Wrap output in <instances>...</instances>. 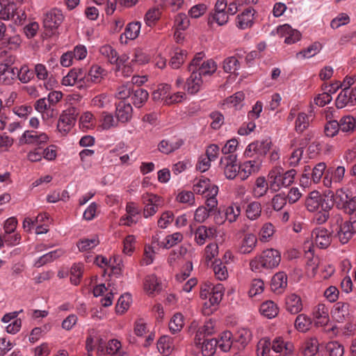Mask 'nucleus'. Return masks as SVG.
Listing matches in <instances>:
<instances>
[{
  "label": "nucleus",
  "mask_w": 356,
  "mask_h": 356,
  "mask_svg": "<svg viewBox=\"0 0 356 356\" xmlns=\"http://www.w3.org/2000/svg\"><path fill=\"white\" fill-rule=\"evenodd\" d=\"M277 34L284 38V42L288 44H292L299 41L301 38L300 31L292 27L288 24L281 25L277 27Z\"/></svg>",
  "instance_id": "obj_15"
},
{
  "label": "nucleus",
  "mask_w": 356,
  "mask_h": 356,
  "mask_svg": "<svg viewBox=\"0 0 356 356\" xmlns=\"http://www.w3.org/2000/svg\"><path fill=\"white\" fill-rule=\"evenodd\" d=\"M0 5L1 7L0 10L1 19L9 20L14 17L17 8L13 0H0Z\"/></svg>",
  "instance_id": "obj_28"
},
{
  "label": "nucleus",
  "mask_w": 356,
  "mask_h": 356,
  "mask_svg": "<svg viewBox=\"0 0 356 356\" xmlns=\"http://www.w3.org/2000/svg\"><path fill=\"white\" fill-rule=\"evenodd\" d=\"M142 200L145 204L143 216L148 218L154 216L162 205L161 197L152 193H146L142 195Z\"/></svg>",
  "instance_id": "obj_6"
},
{
  "label": "nucleus",
  "mask_w": 356,
  "mask_h": 356,
  "mask_svg": "<svg viewBox=\"0 0 356 356\" xmlns=\"http://www.w3.org/2000/svg\"><path fill=\"white\" fill-rule=\"evenodd\" d=\"M194 235L195 243L199 245H202L207 239L213 238L216 236V229L214 227H207L200 225L195 229Z\"/></svg>",
  "instance_id": "obj_19"
},
{
  "label": "nucleus",
  "mask_w": 356,
  "mask_h": 356,
  "mask_svg": "<svg viewBox=\"0 0 356 356\" xmlns=\"http://www.w3.org/2000/svg\"><path fill=\"white\" fill-rule=\"evenodd\" d=\"M245 99V94L242 91H238L234 95L227 97L223 102V105L229 108H234L238 110L241 108Z\"/></svg>",
  "instance_id": "obj_39"
},
{
  "label": "nucleus",
  "mask_w": 356,
  "mask_h": 356,
  "mask_svg": "<svg viewBox=\"0 0 356 356\" xmlns=\"http://www.w3.org/2000/svg\"><path fill=\"white\" fill-rule=\"evenodd\" d=\"M99 244L98 236L94 235L91 238H85L79 240L76 246L80 252H86L90 250Z\"/></svg>",
  "instance_id": "obj_44"
},
{
  "label": "nucleus",
  "mask_w": 356,
  "mask_h": 356,
  "mask_svg": "<svg viewBox=\"0 0 356 356\" xmlns=\"http://www.w3.org/2000/svg\"><path fill=\"white\" fill-rule=\"evenodd\" d=\"M49 136L44 132L25 131L19 138L21 144L40 145L47 143Z\"/></svg>",
  "instance_id": "obj_10"
},
{
  "label": "nucleus",
  "mask_w": 356,
  "mask_h": 356,
  "mask_svg": "<svg viewBox=\"0 0 356 356\" xmlns=\"http://www.w3.org/2000/svg\"><path fill=\"white\" fill-rule=\"evenodd\" d=\"M332 207V205L326 203L325 207H323L321 210H318L316 212V214L313 218L314 222L318 225H322L327 222L330 218L329 211L331 210Z\"/></svg>",
  "instance_id": "obj_60"
},
{
  "label": "nucleus",
  "mask_w": 356,
  "mask_h": 356,
  "mask_svg": "<svg viewBox=\"0 0 356 356\" xmlns=\"http://www.w3.org/2000/svg\"><path fill=\"white\" fill-rule=\"evenodd\" d=\"M272 343L268 338H262L257 343V356H269Z\"/></svg>",
  "instance_id": "obj_64"
},
{
  "label": "nucleus",
  "mask_w": 356,
  "mask_h": 356,
  "mask_svg": "<svg viewBox=\"0 0 356 356\" xmlns=\"http://www.w3.org/2000/svg\"><path fill=\"white\" fill-rule=\"evenodd\" d=\"M271 349L279 356H293L295 347L291 341L277 337L272 341Z\"/></svg>",
  "instance_id": "obj_9"
},
{
  "label": "nucleus",
  "mask_w": 356,
  "mask_h": 356,
  "mask_svg": "<svg viewBox=\"0 0 356 356\" xmlns=\"http://www.w3.org/2000/svg\"><path fill=\"white\" fill-rule=\"evenodd\" d=\"M315 325L317 326H326L329 321V309L324 304H318L313 311Z\"/></svg>",
  "instance_id": "obj_24"
},
{
  "label": "nucleus",
  "mask_w": 356,
  "mask_h": 356,
  "mask_svg": "<svg viewBox=\"0 0 356 356\" xmlns=\"http://www.w3.org/2000/svg\"><path fill=\"white\" fill-rule=\"evenodd\" d=\"M257 243V238L254 234H246L239 248V250L242 254H248L253 251Z\"/></svg>",
  "instance_id": "obj_34"
},
{
  "label": "nucleus",
  "mask_w": 356,
  "mask_h": 356,
  "mask_svg": "<svg viewBox=\"0 0 356 356\" xmlns=\"http://www.w3.org/2000/svg\"><path fill=\"white\" fill-rule=\"evenodd\" d=\"M184 143V140L179 138L164 139L159 143L158 149L161 152L168 154L179 149Z\"/></svg>",
  "instance_id": "obj_23"
},
{
  "label": "nucleus",
  "mask_w": 356,
  "mask_h": 356,
  "mask_svg": "<svg viewBox=\"0 0 356 356\" xmlns=\"http://www.w3.org/2000/svg\"><path fill=\"white\" fill-rule=\"evenodd\" d=\"M271 146V139L267 137L249 144L245 150L244 154L247 157H253L254 154L264 156L270 149Z\"/></svg>",
  "instance_id": "obj_4"
},
{
  "label": "nucleus",
  "mask_w": 356,
  "mask_h": 356,
  "mask_svg": "<svg viewBox=\"0 0 356 356\" xmlns=\"http://www.w3.org/2000/svg\"><path fill=\"white\" fill-rule=\"evenodd\" d=\"M64 253V251L61 249H58L54 251H51L40 258H38L34 263V266L39 268L46 264L47 263L51 262L56 259L61 257Z\"/></svg>",
  "instance_id": "obj_43"
},
{
  "label": "nucleus",
  "mask_w": 356,
  "mask_h": 356,
  "mask_svg": "<svg viewBox=\"0 0 356 356\" xmlns=\"http://www.w3.org/2000/svg\"><path fill=\"white\" fill-rule=\"evenodd\" d=\"M184 316L180 313L175 314L169 322V329L172 334H175L182 329L184 326Z\"/></svg>",
  "instance_id": "obj_61"
},
{
  "label": "nucleus",
  "mask_w": 356,
  "mask_h": 356,
  "mask_svg": "<svg viewBox=\"0 0 356 356\" xmlns=\"http://www.w3.org/2000/svg\"><path fill=\"white\" fill-rule=\"evenodd\" d=\"M175 347V339L168 335L161 337L157 342L158 350L166 356L173 351Z\"/></svg>",
  "instance_id": "obj_31"
},
{
  "label": "nucleus",
  "mask_w": 356,
  "mask_h": 356,
  "mask_svg": "<svg viewBox=\"0 0 356 356\" xmlns=\"http://www.w3.org/2000/svg\"><path fill=\"white\" fill-rule=\"evenodd\" d=\"M356 104V87H346L343 89L337 96L336 99V106L339 108H342L346 106H353Z\"/></svg>",
  "instance_id": "obj_11"
},
{
  "label": "nucleus",
  "mask_w": 356,
  "mask_h": 356,
  "mask_svg": "<svg viewBox=\"0 0 356 356\" xmlns=\"http://www.w3.org/2000/svg\"><path fill=\"white\" fill-rule=\"evenodd\" d=\"M213 186L214 185L211 184L209 179L202 177L195 181L193 189L195 193L205 195L209 193V191Z\"/></svg>",
  "instance_id": "obj_46"
},
{
  "label": "nucleus",
  "mask_w": 356,
  "mask_h": 356,
  "mask_svg": "<svg viewBox=\"0 0 356 356\" xmlns=\"http://www.w3.org/2000/svg\"><path fill=\"white\" fill-rule=\"evenodd\" d=\"M217 344V339H210L202 341L197 348L201 350L203 356H213L216 353Z\"/></svg>",
  "instance_id": "obj_47"
},
{
  "label": "nucleus",
  "mask_w": 356,
  "mask_h": 356,
  "mask_svg": "<svg viewBox=\"0 0 356 356\" xmlns=\"http://www.w3.org/2000/svg\"><path fill=\"white\" fill-rule=\"evenodd\" d=\"M255 10L249 8L245 9L241 14L236 17V24L240 29H246L253 24L254 15Z\"/></svg>",
  "instance_id": "obj_26"
},
{
  "label": "nucleus",
  "mask_w": 356,
  "mask_h": 356,
  "mask_svg": "<svg viewBox=\"0 0 356 356\" xmlns=\"http://www.w3.org/2000/svg\"><path fill=\"white\" fill-rule=\"evenodd\" d=\"M281 261V253L275 249H267L259 255L254 257L250 262V268L255 273L263 270H271L277 268Z\"/></svg>",
  "instance_id": "obj_2"
},
{
  "label": "nucleus",
  "mask_w": 356,
  "mask_h": 356,
  "mask_svg": "<svg viewBox=\"0 0 356 356\" xmlns=\"http://www.w3.org/2000/svg\"><path fill=\"white\" fill-rule=\"evenodd\" d=\"M241 207L236 203L232 204L225 209V218L230 223L234 222L241 215Z\"/></svg>",
  "instance_id": "obj_53"
},
{
  "label": "nucleus",
  "mask_w": 356,
  "mask_h": 356,
  "mask_svg": "<svg viewBox=\"0 0 356 356\" xmlns=\"http://www.w3.org/2000/svg\"><path fill=\"white\" fill-rule=\"evenodd\" d=\"M35 109L41 113L44 121H49L57 115L54 107L48 102L46 98H40L37 100L35 103Z\"/></svg>",
  "instance_id": "obj_13"
},
{
  "label": "nucleus",
  "mask_w": 356,
  "mask_h": 356,
  "mask_svg": "<svg viewBox=\"0 0 356 356\" xmlns=\"http://www.w3.org/2000/svg\"><path fill=\"white\" fill-rule=\"evenodd\" d=\"M259 312L264 316L271 319L277 316L279 308L273 301L266 300L260 305Z\"/></svg>",
  "instance_id": "obj_37"
},
{
  "label": "nucleus",
  "mask_w": 356,
  "mask_h": 356,
  "mask_svg": "<svg viewBox=\"0 0 356 356\" xmlns=\"http://www.w3.org/2000/svg\"><path fill=\"white\" fill-rule=\"evenodd\" d=\"M17 79V67L6 63H0V83L5 86L12 85Z\"/></svg>",
  "instance_id": "obj_18"
},
{
  "label": "nucleus",
  "mask_w": 356,
  "mask_h": 356,
  "mask_svg": "<svg viewBox=\"0 0 356 356\" xmlns=\"http://www.w3.org/2000/svg\"><path fill=\"white\" fill-rule=\"evenodd\" d=\"M220 165L225 177L229 179H233L238 173L240 174V166L237 163V157L235 154L222 156Z\"/></svg>",
  "instance_id": "obj_5"
},
{
  "label": "nucleus",
  "mask_w": 356,
  "mask_h": 356,
  "mask_svg": "<svg viewBox=\"0 0 356 356\" xmlns=\"http://www.w3.org/2000/svg\"><path fill=\"white\" fill-rule=\"evenodd\" d=\"M286 309L293 314L299 313L302 309L301 298L295 293L289 295L286 298Z\"/></svg>",
  "instance_id": "obj_35"
},
{
  "label": "nucleus",
  "mask_w": 356,
  "mask_h": 356,
  "mask_svg": "<svg viewBox=\"0 0 356 356\" xmlns=\"http://www.w3.org/2000/svg\"><path fill=\"white\" fill-rule=\"evenodd\" d=\"M213 270L218 280L223 281L228 277L227 267L220 259L215 260L213 263Z\"/></svg>",
  "instance_id": "obj_54"
},
{
  "label": "nucleus",
  "mask_w": 356,
  "mask_h": 356,
  "mask_svg": "<svg viewBox=\"0 0 356 356\" xmlns=\"http://www.w3.org/2000/svg\"><path fill=\"white\" fill-rule=\"evenodd\" d=\"M349 307L350 305L347 302L335 303L331 312L332 317L339 323L349 320L350 316Z\"/></svg>",
  "instance_id": "obj_20"
},
{
  "label": "nucleus",
  "mask_w": 356,
  "mask_h": 356,
  "mask_svg": "<svg viewBox=\"0 0 356 356\" xmlns=\"http://www.w3.org/2000/svg\"><path fill=\"white\" fill-rule=\"evenodd\" d=\"M268 190H270V185L268 179L263 176L257 177L252 188L253 196L257 198L261 197L268 193Z\"/></svg>",
  "instance_id": "obj_29"
},
{
  "label": "nucleus",
  "mask_w": 356,
  "mask_h": 356,
  "mask_svg": "<svg viewBox=\"0 0 356 356\" xmlns=\"http://www.w3.org/2000/svg\"><path fill=\"white\" fill-rule=\"evenodd\" d=\"M325 200L323 198L317 191L310 192L305 199V207L309 212L314 213L320 208L325 207Z\"/></svg>",
  "instance_id": "obj_12"
},
{
  "label": "nucleus",
  "mask_w": 356,
  "mask_h": 356,
  "mask_svg": "<svg viewBox=\"0 0 356 356\" xmlns=\"http://www.w3.org/2000/svg\"><path fill=\"white\" fill-rule=\"evenodd\" d=\"M346 169L343 166H338L336 168H328L323 179V186L330 188L333 184L341 183L344 177Z\"/></svg>",
  "instance_id": "obj_8"
},
{
  "label": "nucleus",
  "mask_w": 356,
  "mask_h": 356,
  "mask_svg": "<svg viewBox=\"0 0 356 356\" xmlns=\"http://www.w3.org/2000/svg\"><path fill=\"white\" fill-rule=\"evenodd\" d=\"M261 168L259 160L247 161L240 166V176L243 180L246 179L249 176L259 172Z\"/></svg>",
  "instance_id": "obj_27"
},
{
  "label": "nucleus",
  "mask_w": 356,
  "mask_h": 356,
  "mask_svg": "<svg viewBox=\"0 0 356 356\" xmlns=\"http://www.w3.org/2000/svg\"><path fill=\"white\" fill-rule=\"evenodd\" d=\"M191 76L187 79L185 89L190 94H195L199 92L202 86V76L195 70H189Z\"/></svg>",
  "instance_id": "obj_21"
},
{
  "label": "nucleus",
  "mask_w": 356,
  "mask_h": 356,
  "mask_svg": "<svg viewBox=\"0 0 356 356\" xmlns=\"http://www.w3.org/2000/svg\"><path fill=\"white\" fill-rule=\"evenodd\" d=\"M224 292L225 288L222 284H208L202 289L200 296L202 299L206 300L202 309L204 316H209L218 309Z\"/></svg>",
  "instance_id": "obj_1"
},
{
  "label": "nucleus",
  "mask_w": 356,
  "mask_h": 356,
  "mask_svg": "<svg viewBox=\"0 0 356 356\" xmlns=\"http://www.w3.org/2000/svg\"><path fill=\"white\" fill-rule=\"evenodd\" d=\"M312 236L316 245L321 249L328 248L331 243L332 238L329 231L325 228L319 227L312 231Z\"/></svg>",
  "instance_id": "obj_17"
},
{
  "label": "nucleus",
  "mask_w": 356,
  "mask_h": 356,
  "mask_svg": "<svg viewBox=\"0 0 356 356\" xmlns=\"http://www.w3.org/2000/svg\"><path fill=\"white\" fill-rule=\"evenodd\" d=\"M218 193V187L217 186H211L209 193L205 195L206 208L210 213L216 211L218 207V200L216 196Z\"/></svg>",
  "instance_id": "obj_42"
},
{
  "label": "nucleus",
  "mask_w": 356,
  "mask_h": 356,
  "mask_svg": "<svg viewBox=\"0 0 356 356\" xmlns=\"http://www.w3.org/2000/svg\"><path fill=\"white\" fill-rule=\"evenodd\" d=\"M319 343L316 338L312 337L307 339L302 348L304 356H314L318 351Z\"/></svg>",
  "instance_id": "obj_51"
},
{
  "label": "nucleus",
  "mask_w": 356,
  "mask_h": 356,
  "mask_svg": "<svg viewBox=\"0 0 356 356\" xmlns=\"http://www.w3.org/2000/svg\"><path fill=\"white\" fill-rule=\"evenodd\" d=\"M105 75V70L96 65L90 67L88 76L92 83H97L101 82Z\"/></svg>",
  "instance_id": "obj_59"
},
{
  "label": "nucleus",
  "mask_w": 356,
  "mask_h": 356,
  "mask_svg": "<svg viewBox=\"0 0 356 356\" xmlns=\"http://www.w3.org/2000/svg\"><path fill=\"white\" fill-rule=\"evenodd\" d=\"M141 23L140 22H133L129 23L124 30V32L120 35L121 43H127V40L136 39L140 33Z\"/></svg>",
  "instance_id": "obj_25"
},
{
  "label": "nucleus",
  "mask_w": 356,
  "mask_h": 356,
  "mask_svg": "<svg viewBox=\"0 0 356 356\" xmlns=\"http://www.w3.org/2000/svg\"><path fill=\"white\" fill-rule=\"evenodd\" d=\"M228 15L225 11H215V13L211 15L208 19V23L212 25L213 23H216L219 26H223L228 22Z\"/></svg>",
  "instance_id": "obj_62"
},
{
  "label": "nucleus",
  "mask_w": 356,
  "mask_h": 356,
  "mask_svg": "<svg viewBox=\"0 0 356 356\" xmlns=\"http://www.w3.org/2000/svg\"><path fill=\"white\" fill-rule=\"evenodd\" d=\"M144 291L149 295L159 292L161 289V283L154 274L147 275L143 282Z\"/></svg>",
  "instance_id": "obj_33"
},
{
  "label": "nucleus",
  "mask_w": 356,
  "mask_h": 356,
  "mask_svg": "<svg viewBox=\"0 0 356 356\" xmlns=\"http://www.w3.org/2000/svg\"><path fill=\"white\" fill-rule=\"evenodd\" d=\"M179 203L186 204V207H193L195 205V198L193 192L191 191H179L175 198Z\"/></svg>",
  "instance_id": "obj_45"
},
{
  "label": "nucleus",
  "mask_w": 356,
  "mask_h": 356,
  "mask_svg": "<svg viewBox=\"0 0 356 356\" xmlns=\"http://www.w3.org/2000/svg\"><path fill=\"white\" fill-rule=\"evenodd\" d=\"M38 79L44 81V87L47 90H52L57 85V81L52 76H49V72L46 66L41 63L35 65L34 72Z\"/></svg>",
  "instance_id": "obj_14"
},
{
  "label": "nucleus",
  "mask_w": 356,
  "mask_h": 356,
  "mask_svg": "<svg viewBox=\"0 0 356 356\" xmlns=\"http://www.w3.org/2000/svg\"><path fill=\"white\" fill-rule=\"evenodd\" d=\"M218 346L222 351L227 352L230 350L233 343V336L231 332L225 331L221 333L220 338L217 340Z\"/></svg>",
  "instance_id": "obj_48"
},
{
  "label": "nucleus",
  "mask_w": 356,
  "mask_h": 356,
  "mask_svg": "<svg viewBox=\"0 0 356 356\" xmlns=\"http://www.w3.org/2000/svg\"><path fill=\"white\" fill-rule=\"evenodd\" d=\"M261 205L259 202H251L246 207L245 214L250 220H257L261 216Z\"/></svg>",
  "instance_id": "obj_50"
},
{
  "label": "nucleus",
  "mask_w": 356,
  "mask_h": 356,
  "mask_svg": "<svg viewBox=\"0 0 356 356\" xmlns=\"http://www.w3.org/2000/svg\"><path fill=\"white\" fill-rule=\"evenodd\" d=\"M79 115V110L74 106H70L60 115L59 119L65 124H73L75 123L76 118Z\"/></svg>",
  "instance_id": "obj_49"
},
{
  "label": "nucleus",
  "mask_w": 356,
  "mask_h": 356,
  "mask_svg": "<svg viewBox=\"0 0 356 356\" xmlns=\"http://www.w3.org/2000/svg\"><path fill=\"white\" fill-rule=\"evenodd\" d=\"M312 113V110L309 111V114L304 112H300L298 114L295 122V129L297 132L302 133L309 127Z\"/></svg>",
  "instance_id": "obj_41"
},
{
  "label": "nucleus",
  "mask_w": 356,
  "mask_h": 356,
  "mask_svg": "<svg viewBox=\"0 0 356 356\" xmlns=\"http://www.w3.org/2000/svg\"><path fill=\"white\" fill-rule=\"evenodd\" d=\"M64 16L58 8H52L45 13L43 17V26L46 30H56L62 24Z\"/></svg>",
  "instance_id": "obj_7"
},
{
  "label": "nucleus",
  "mask_w": 356,
  "mask_h": 356,
  "mask_svg": "<svg viewBox=\"0 0 356 356\" xmlns=\"http://www.w3.org/2000/svg\"><path fill=\"white\" fill-rule=\"evenodd\" d=\"M133 115V108L129 103L120 102L115 109V116L118 122L126 123L131 120Z\"/></svg>",
  "instance_id": "obj_22"
},
{
  "label": "nucleus",
  "mask_w": 356,
  "mask_h": 356,
  "mask_svg": "<svg viewBox=\"0 0 356 356\" xmlns=\"http://www.w3.org/2000/svg\"><path fill=\"white\" fill-rule=\"evenodd\" d=\"M204 54L198 53L191 62L188 69L195 70L200 76L211 75L217 70V64L212 59L203 60Z\"/></svg>",
  "instance_id": "obj_3"
},
{
  "label": "nucleus",
  "mask_w": 356,
  "mask_h": 356,
  "mask_svg": "<svg viewBox=\"0 0 356 356\" xmlns=\"http://www.w3.org/2000/svg\"><path fill=\"white\" fill-rule=\"evenodd\" d=\"M186 57V51L182 49H176L174 55L172 56L169 63L170 67L173 69H178L184 63Z\"/></svg>",
  "instance_id": "obj_58"
},
{
  "label": "nucleus",
  "mask_w": 356,
  "mask_h": 356,
  "mask_svg": "<svg viewBox=\"0 0 356 356\" xmlns=\"http://www.w3.org/2000/svg\"><path fill=\"white\" fill-rule=\"evenodd\" d=\"M121 348V343L118 339L110 340L106 346H104V342L101 339L98 341L97 351L102 354L114 355L118 352Z\"/></svg>",
  "instance_id": "obj_32"
},
{
  "label": "nucleus",
  "mask_w": 356,
  "mask_h": 356,
  "mask_svg": "<svg viewBox=\"0 0 356 356\" xmlns=\"http://www.w3.org/2000/svg\"><path fill=\"white\" fill-rule=\"evenodd\" d=\"M33 76V72H32L27 65H24L20 69L17 67V78H18L22 83H29Z\"/></svg>",
  "instance_id": "obj_63"
},
{
  "label": "nucleus",
  "mask_w": 356,
  "mask_h": 356,
  "mask_svg": "<svg viewBox=\"0 0 356 356\" xmlns=\"http://www.w3.org/2000/svg\"><path fill=\"white\" fill-rule=\"evenodd\" d=\"M84 77L83 70L81 69L74 68L71 70L68 74L62 79V84L65 86H72L78 81L82 80Z\"/></svg>",
  "instance_id": "obj_40"
},
{
  "label": "nucleus",
  "mask_w": 356,
  "mask_h": 356,
  "mask_svg": "<svg viewBox=\"0 0 356 356\" xmlns=\"http://www.w3.org/2000/svg\"><path fill=\"white\" fill-rule=\"evenodd\" d=\"M267 178L271 191L277 192L282 188L281 182V168L275 167L273 168L269 171Z\"/></svg>",
  "instance_id": "obj_30"
},
{
  "label": "nucleus",
  "mask_w": 356,
  "mask_h": 356,
  "mask_svg": "<svg viewBox=\"0 0 356 356\" xmlns=\"http://www.w3.org/2000/svg\"><path fill=\"white\" fill-rule=\"evenodd\" d=\"M356 233V220L345 221L335 234L339 237L340 242L346 244L352 238L353 235Z\"/></svg>",
  "instance_id": "obj_16"
},
{
  "label": "nucleus",
  "mask_w": 356,
  "mask_h": 356,
  "mask_svg": "<svg viewBox=\"0 0 356 356\" xmlns=\"http://www.w3.org/2000/svg\"><path fill=\"white\" fill-rule=\"evenodd\" d=\"M149 98L148 92L143 88L133 90L131 95L132 104L136 108L142 107Z\"/></svg>",
  "instance_id": "obj_38"
},
{
  "label": "nucleus",
  "mask_w": 356,
  "mask_h": 356,
  "mask_svg": "<svg viewBox=\"0 0 356 356\" xmlns=\"http://www.w3.org/2000/svg\"><path fill=\"white\" fill-rule=\"evenodd\" d=\"M312 325V320L305 314H299L295 321L296 328L301 332H307Z\"/></svg>",
  "instance_id": "obj_55"
},
{
  "label": "nucleus",
  "mask_w": 356,
  "mask_h": 356,
  "mask_svg": "<svg viewBox=\"0 0 356 356\" xmlns=\"http://www.w3.org/2000/svg\"><path fill=\"white\" fill-rule=\"evenodd\" d=\"M287 286V276L284 272L277 273L271 280V288L275 293H281Z\"/></svg>",
  "instance_id": "obj_36"
},
{
  "label": "nucleus",
  "mask_w": 356,
  "mask_h": 356,
  "mask_svg": "<svg viewBox=\"0 0 356 356\" xmlns=\"http://www.w3.org/2000/svg\"><path fill=\"white\" fill-rule=\"evenodd\" d=\"M183 240V235L180 232H175L168 235L163 241L159 243V245L165 249H169L180 243Z\"/></svg>",
  "instance_id": "obj_52"
},
{
  "label": "nucleus",
  "mask_w": 356,
  "mask_h": 356,
  "mask_svg": "<svg viewBox=\"0 0 356 356\" xmlns=\"http://www.w3.org/2000/svg\"><path fill=\"white\" fill-rule=\"evenodd\" d=\"M170 86L167 83L159 84L157 88L152 93V98L154 101H163L165 104V99L168 97V95L170 90Z\"/></svg>",
  "instance_id": "obj_56"
},
{
  "label": "nucleus",
  "mask_w": 356,
  "mask_h": 356,
  "mask_svg": "<svg viewBox=\"0 0 356 356\" xmlns=\"http://www.w3.org/2000/svg\"><path fill=\"white\" fill-rule=\"evenodd\" d=\"M338 122L340 130L343 132L353 131L356 127V119L350 115L341 118Z\"/></svg>",
  "instance_id": "obj_57"
}]
</instances>
